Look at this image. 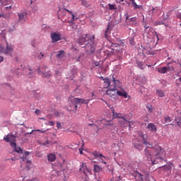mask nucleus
<instances>
[{
  "label": "nucleus",
  "instance_id": "obj_54",
  "mask_svg": "<svg viewBox=\"0 0 181 181\" xmlns=\"http://www.w3.org/2000/svg\"><path fill=\"white\" fill-rule=\"evenodd\" d=\"M100 64V62H95V67L98 66Z\"/></svg>",
  "mask_w": 181,
  "mask_h": 181
},
{
  "label": "nucleus",
  "instance_id": "obj_61",
  "mask_svg": "<svg viewBox=\"0 0 181 181\" xmlns=\"http://www.w3.org/2000/svg\"><path fill=\"white\" fill-rule=\"evenodd\" d=\"M16 76H19V72H16Z\"/></svg>",
  "mask_w": 181,
  "mask_h": 181
},
{
  "label": "nucleus",
  "instance_id": "obj_47",
  "mask_svg": "<svg viewBox=\"0 0 181 181\" xmlns=\"http://www.w3.org/2000/svg\"><path fill=\"white\" fill-rule=\"evenodd\" d=\"M108 107H110V108L111 109V111L112 112V114H114V112H115V110H114V107L111 105H108Z\"/></svg>",
  "mask_w": 181,
  "mask_h": 181
},
{
  "label": "nucleus",
  "instance_id": "obj_10",
  "mask_svg": "<svg viewBox=\"0 0 181 181\" xmlns=\"http://www.w3.org/2000/svg\"><path fill=\"white\" fill-rule=\"evenodd\" d=\"M23 72L24 74L28 77H35V72H33L30 68H24Z\"/></svg>",
  "mask_w": 181,
  "mask_h": 181
},
{
  "label": "nucleus",
  "instance_id": "obj_40",
  "mask_svg": "<svg viewBox=\"0 0 181 181\" xmlns=\"http://www.w3.org/2000/svg\"><path fill=\"white\" fill-rule=\"evenodd\" d=\"M133 6H134L135 9H139V6H138V4H136V3L135 2V0H132Z\"/></svg>",
  "mask_w": 181,
  "mask_h": 181
},
{
  "label": "nucleus",
  "instance_id": "obj_4",
  "mask_svg": "<svg viewBox=\"0 0 181 181\" xmlns=\"http://www.w3.org/2000/svg\"><path fill=\"white\" fill-rule=\"evenodd\" d=\"M4 141L10 143L11 148H15L16 146V136L11 134L7 135L4 137Z\"/></svg>",
  "mask_w": 181,
  "mask_h": 181
},
{
  "label": "nucleus",
  "instance_id": "obj_17",
  "mask_svg": "<svg viewBox=\"0 0 181 181\" xmlns=\"http://www.w3.org/2000/svg\"><path fill=\"white\" fill-rule=\"evenodd\" d=\"M47 159L49 162H54L56 160V155L49 153L47 155Z\"/></svg>",
  "mask_w": 181,
  "mask_h": 181
},
{
  "label": "nucleus",
  "instance_id": "obj_6",
  "mask_svg": "<svg viewBox=\"0 0 181 181\" xmlns=\"http://www.w3.org/2000/svg\"><path fill=\"white\" fill-rule=\"evenodd\" d=\"M98 156L100 158V161L102 162V163L107 165V162L104 161V159L106 158L105 156H104L103 153L98 151H94L93 153H92L89 158L90 160H93V159H95L96 158H98Z\"/></svg>",
  "mask_w": 181,
  "mask_h": 181
},
{
  "label": "nucleus",
  "instance_id": "obj_22",
  "mask_svg": "<svg viewBox=\"0 0 181 181\" xmlns=\"http://www.w3.org/2000/svg\"><path fill=\"white\" fill-rule=\"evenodd\" d=\"M117 95L120 97H124V98H128V93L125 91H118L117 90Z\"/></svg>",
  "mask_w": 181,
  "mask_h": 181
},
{
  "label": "nucleus",
  "instance_id": "obj_7",
  "mask_svg": "<svg viewBox=\"0 0 181 181\" xmlns=\"http://www.w3.org/2000/svg\"><path fill=\"white\" fill-rule=\"evenodd\" d=\"M119 86H121V82H119V80H115V78L112 76L109 83V88H117V87H119Z\"/></svg>",
  "mask_w": 181,
  "mask_h": 181
},
{
  "label": "nucleus",
  "instance_id": "obj_32",
  "mask_svg": "<svg viewBox=\"0 0 181 181\" xmlns=\"http://www.w3.org/2000/svg\"><path fill=\"white\" fill-rule=\"evenodd\" d=\"M134 148H136V149H139V151H142L144 146H142L141 144H135Z\"/></svg>",
  "mask_w": 181,
  "mask_h": 181
},
{
  "label": "nucleus",
  "instance_id": "obj_48",
  "mask_svg": "<svg viewBox=\"0 0 181 181\" xmlns=\"http://www.w3.org/2000/svg\"><path fill=\"white\" fill-rule=\"evenodd\" d=\"M124 16H125L126 21H128V19H129V15L127 13L124 14Z\"/></svg>",
  "mask_w": 181,
  "mask_h": 181
},
{
  "label": "nucleus",
  "instance_id": "obj_30",
  "mask_svg": "<svg viewBox=\"0 0 181 181\" xmlns=\"http://www.w3.org/2000/svg\"><path fill=\"white\" fill-rule=\"evenodd\" d=\"M156 93H157L158 97H160V98L165 97V92H163V90H157Z\"/></svg>",
  "mask_w": 181,
  "mask_h": 181
},
{
  "label": "nucleus",
  "instance_id": "obj_27",
  "mask_svg": "<svg viewBox=\"0 0 181 181\" xmlns=\"http://www.w3.org/2000/svg\"><path fill=\"white\" fill-rule=\"evenodd\" d=\"M145 32L147 33H149L151 32V33H153V29L151 27L147 26L146 25H144Z\"/></svg>",
  "mask_w": 181,
  "mask_h": 181
},
{
  "label": "nucleus",
  "instance_id": "obj_41",
  "mask_svg": "<svg viewBox=\"0 0 181 181\" xmlns=\"http://www.w3.org/2000/svg\"><path fill=\"white\" fill-rule=\"evenodd\" d=\"M165 122H172V118H170V117L167 116L165 117Z\"/></svg>",
  "mask_w": 181,
  "mask_h": 181
},
{
  "label": "nucleus",
  "instance_id": "obj_12",
  "mask_svg": "<svg viewBox=\"0 0 181 181\" xmlns=\"http://www.w3.org/2000/svg\"><path fill=\"white\" fill-rule=\"evenodd\" d=\"M147 129H148V131H151V132H156V131H158V127H156V125H155V124L153 123H149L147 126H146Z\"/></svg>",
  "mask_w": 181,
  "mask_h": 181
},
{
  "label": "nucleus",
  "instance_id": "obj_37",
  "mask_svg": "<svg viewBox=\"0 0 181 181\" xmlns=\"http://www.w3.org/2000/svg\"><path fill=\"white\" fill-rule=\"evenodd\" d=\"M0 18H4V19H9V14L0 13Z\"/></svg>",
  "mask_w": 181,
  "mask_h": 181
},
{
  "label": "nucleus",
  "instance_id": "obj_59",
  "mask_svg": "<svg viewBox=\"0 0 181 181\" xmlns=\"http://www.w3.org/2000/svg\"><path fill=\"white\" fill-rule=\"evenodd\" d=\"M37 71H38L39 74H40V73H42V71H40V68L37 69Z\"/></svg>",
  "mask_w": 181,
  "mask_h": 181
},
{
  "label": "nucleus",
  "instance_id": "obj_63",
  "mask_svg": "<svg viewBox=\"0 0 181 181\" xmlns=\"http://www.w3.org/2000/svg\"><path fill=\"white\" fill-rule=\"evenodd\" d=\"M148 108L149 111H151V112H152V110H151V108L150 107H148Z\"/></svg>",
  "mask_w": 181,
  "mask_h": 181
},
{
  "label": "nucleus",
  "instance_id": "obj_15",
  "mask_svg": "<svg viewBox=\"0 0 181 181\" xmlns=\"http://www.w3.org/2000/svg\"><path fill=\"white\" fill-rule=\"evenodd\" d=\"M68 13H69V15H71L72 16L71 21H68V23H69V25H73L74 21H76L77 18L76 17V16H74V13H73V11H68Z\"/></svg>",
  "mask_w": 181,
  "mask_h": 181
},
{
  "label": "nucleus",
  "instance_id": "obj_29",
  "mask_svg": "<svg viewBox=\"0 0 181 181\" xmlns=\"http://www.w3.org/2000/svg\"><path fill=\"white\" fill-rule=\"evenodd\" d=\"M14 148V151L17 152V153H23L22 149L21 147H17L16 146H16L13 147Z\"/></svg>",
  "mask_w": 181,
  "mask_h": 181
},
{
  "label": "nucleus",
  "instance_id": "obj_35",
  "mask_svg": "<svg viewBox=\"0 0 181 181\" xmlns=\"http://www.w3.org/2000/svg\"><path fill=\"white\" fill-rule=\"evenodd\" d=\"M167 69H168V71H175V68L173 67V66L170 65V64H168Z\"/></svg>",
  "mask_w": 181,
  "mask_h": 181
},
{
  "label": "nucleus",
  "instance_id": "obj_24",
  "mask_svg": "<svg viewBox=\"0 0 181 181\" xmlns=\"http://www.w3.org/2000/svg\"><path fill=\"white\" fill-rule=\"evenodd\" d=\"M18 21H23L25 19V16H26V12H21L18 13Z\"/></svg>",
  "mask_w": 181,
  "mask_h": 181
},
{
  "label": "nucleus",
  "instance_id": "obj_14",
  "mask_svg": "<svg viewBox=\"0 0 181 181\" xmlns=\"http://www.w3.org/2000/svg\"><path fill=\"white\" fill-rule=\"evenodd\" d=\"M111 26H112V24L109 23L107 24V29L105 32V37L106 39L108 37V35H110V33H111V30H112V28H111Z\"/></svg>",
  "mask_w": 181,
  "mask_h": 181
},
{
  "label": "nucleus",
  "instance_id": "obj_26",
  "mask_svg": "<svg viewBox=\"0 0 181 181\" xmlns=\"http://www.w3.org/2000/svg\"><path fill=\"white\" fill-rule=\"evenodd\" d=\"M136 64H137V66H139V69H141V70H144V69L146 67L145 64H144V63L140 61H136Z\"/></svg>",
  "mask_w": 181,
  "mask_h": 181
},
{
  "label": "nucleus",
  "instance_id": "obj_43",
  "mask_svg": "<svg viewBox=\"0 0 181 181\" xmlns=\"http://www.w3.org/2000/svg\"><path fill=\"white\" fill-rule=\"evenodd\" d=\"M27 181H40L38 177H34L30 180H27Z\"/></svg>",
  "mask_w": 181,
  "mask_h": 181
},
{
  "label": "nucleus",
  "instance_id": "obj_5",
  "mask_svg": "<svg viewBox=\"0 0 181 181\" xmlns=\"http://www.w3.org/2000/svg\"><path fill=\"white\" fill-rule=\"evenodd\" d=\"M0 53H4V54H9V56H12V53H13V46L8 45L6 42V47L5 48L0 45Z\"/></svg>",
  "mask_w": 181,
  "mask_h": 181
},
{
  "label": "nucleus",
  "instance_id": "obj_36",
  "mask_svg": "<svg viewBox=\"0 0 181 181\" xmlns=\"http://www.w3.org/2000/svg\"><path fill=\"white\" fill-rule=\"evenodd\" d=\"M44 77H47L49 78L52 76V74L50 73V71H47V72H42Z\"/></svg>",
  "mask_w": 181,
  "mask_h": 181
},
{
  "label": "nucleus",
  "instance_id": "obj_31",
  "mask_svg": "<svg viewBox=\"0 0 181 181\" xmlns=\"http://www.w3.org/2000/svg\"><path fill=\"white\" fill-rule=\"evenodd\" d=\"M57 57H59V59L64 57V51H59L58 54H57Z\"/></svg>",
  "mask_w": 181,
  "mask_h": 181
},
{
  "label": "nucleus",
  "instance_id": "obj_49",
  "mask_svg": "<svg viewBox=\"0 0 181 181\" xmlns=\"http://www.w3.org/2000/svg\"><path fill=\"white\" fill-rule=\"evenodd\" d=\"M49 125H50V127H54V122L53 121L49 122Z\"/></svg>",
  "mask_w": 181,
  "mask_h": 181
},
{
  "label": "nucleus",
  "instance_id": "obj_52",
  "mask_svg": "<svg viewBox=\"0 0 181 181\" xmlns=\"http://www.w3.org/2000/svg\"><path fill=\"white\" fill-rule=\"evenodd\" d=\"M29 155H30V153L29 151H25V157L26 158V156H29Z\"/></svg>",
  "mask_w": 181,
  "mask_h": 181
},
{
  "label": "nucleus",
  "instance_id": "obj_50",
  "mask_svg": "<svg viewBox=\"0 0 181 181\" xmlns=\"http://www.w3.org/2000/svg\"><path fill=\"white\" fill-rule=\"evenodd\" d=\"M35 112V114H36L37 115H40V110L39 109H37Z\"/></svg>",
  "mask_w": 181,
  "mask_h": 181
},
{
  "label": "nucleus",
  "instance_id": "obj_3",
  "mask_svg": "<svg viewBox=\"0 0 181 181\" xmlns=\"http://www.w3.org/2000/svg\"><path fill=\"white\" fill-rule=\"evenodd\" d=\"M156 154L155 155H151V153L149 151L146 152V155L148 158V159H151V165H156L157 163H159V161L162 160V158L159 156V153L162 152V148H160V146H156Z\"/></svg>",
  "mask_w": 181,
  "mask_h": 181
},
{
  "label": "nucleus",
  "instance_id": "obj_20",
  "mask_svg": "<svg viewBox=\"0 0 181 181\" xmlns=\"http://www.w3.org/2000/svg\"><path fill=\"white\" fill-rule=\"evenodd\" d=\"M81 172H83L84 175H87V172L90 173V170L88 168H87V166L86 165L83 164V167L79 169Z\"/></svg>",
  "mask_w": 181,
  "mask_h": 181
},
{
  "label": "nucleus",
  "instance_id": "obj_25",
  "mask_svg": "<svg viewBox=\"0 0 181 181\" xmlns=\"http://www.w3.org/2000/svg\"><path fill=\"white\" fill-rule=\"evenodd\" d=\"M135 180L136 181H144V178L142 177V175L139 173H136L135 176Z\"/></svg>",
  "mask_w": 181,
  "mask_h": 181
},
{
  "label": "nucleus",
  "instance_id": "obj_45",
  "mask_svg": "<svg viewBox=\"0 0 181 181\" xmlns=\"http://www.w3.org/2000/svg\"><path fill=\"white\" fill-rule=\"evenodd\" d=\"M109 8L111 11L115 9V6L114 4H109Z\"/></svg>",
  "mask_w": 181,
  "mask_h": 181
},
{
  "label": "nucleus",
  "instance_id": "obj_9",
  "mask_svg": "<svg viewBox=\"0 0 181 181\" xmlns=\"http://www.w3.org/2000/svg\"><path fill=\"white\" fill-rule=\"evenodd\" d=\"M107 95H109V97H114V95H117L118 94V90L117 88H109L106 91Z\"/></svg>",
  "mask_w": 181,
  "mask_h": 181
},
{
  "label": "nucleus",
  "instance_id": "obj_1",
  "mask_svg": "<svg viewBox=\"0 0 181 181\" xmlns=\"http://www.w3.org/2000/svg\"><path fill=\"white\" fill-rule=\"evenodd\" d=\"M95 37L93 35L89 37L87 34H82L80 35L78 39L79 45H86L85 47L87 49L88 52L94 53L95 52V43H94V39Z\"/></svg>",
  "mask_w": 181,
  "mask_h": 181
},
{
  "label": "nucleus",
  "instance_id": "obj_34",
  "mask_svg": "<svg viewBox=\"0 0 181 181\" xmlns=\"http://www.w3.org/2000/svg\"><path fill=\"white\" fill-rule=\"evenodd\" d=\"M130 24L131 25H136V18L133 17L130 18Z\"/></svg>",
  "mask_w": 181,
  "mask_h": 181
},
{
  "label": "nucleus",
  "instance_id": "obj_60",
  "mask_svg": "<svg viewBox=\"0 0 181 181\" xmlns=\"http://www.w3.org/2000/svg\"><path fill=\"white\" fill-rule=\"evenodd\" d=\"M22 160H23V162H25L26 160V158H22Z\"/></svg>",
  "mask_w": 181,
  "mask_h": 181
},
{
  "label": "nucleus",
  "instance_id": "obj_62",
  "mask_svg": "<svg viewBox=\"0 0 181 181\" xmlns=\"http://www.w3.org/2000/svg\"><path fill=\"white\" fill-rule=\"evenodd\" d=\"M92 97H94V93L92 92Z\"/></svg>",
  "mask_w": 181,
  "mask_h": 181
},
{
  "label": "nucleus",
  "instance_id": "obj_51",
  "mask_svg": "<svg viewBox=\"0 0 181 181\" xmlns=\"http://www.w3.org/2000/svg\"><path fill=\"white\" fill-rule=\"evenodd\" d=\"M177 18L178 19H180V21H181V13H177Z\"/></svg>",
  "mask_w": 181,
  "mask_h": 181
},
{
  "label": "nucleus",
  "instance_id": "obj_8",
  "mask_svg": "<svg viewBox=\"0 0 181 181\" xmlns=\"http://www.w3.org/2000/svg\"><path fill=\"white\" fill-rule=\"evenodd\" d=\"M51 39L52 43H56V42L62 40V34H60L59 33H51Z\"/></svg>",
  "mask_w": 181,
  "mask_h": 181
},
{
  "label": "nucleus",
  "instance_id": "obj_57",
  "mask_svg": "<svg viewBox=\"0 0 181 181\" xmlns=\"http://www.w3.org/2000/svg\"><path fill=\"white\" fill-rule=\"evenodd\" d=\"M88 127H94V125H95V124L91 123V124H88Z\"/></svg>",
  "mask_w": 181,
  "mask_h": 181
},
{
  "label": "nucleus",
  "instance_id": "obj_18",
  "mask_svg": "<svg viewBox=\"0 0 181 181\" xmlns=\"http://www.w3.org/2000/svg\"><path fill=\"white\" fill-rule=\"evenodd\" d=\"M111 122V120H107L106 119H102L100 120V124H103V125H113L114 124Z\"/></svg>",
  "mask_w": 181,
  "mask_h": 181
},
{
  "label": "nucleus",
  "instance_id": "obj_39",
  "mask_svg": "<svg viewBox=\"0 0 181 181\" xmlns=\"http://www.w3.org/2000/svg\"><path fill=\"white\" fill-rule=\"evenodd\" d=\"M81 5L83 6H86V8H88V6H90V5L87 3V1L84 0H83V1L81 2Z\"/></svg>",
  "mask_w": 181,
  "mask_h": 181
},
{
  "label": "nucleus",
  "instance_id": "obj_23",
  "mask_svg": "<svg viewBox=\"0 0 181 181\" xmlns=\"http://www.w3.org/2000/svg\"><path fill=\"white\" fill-rule=\"evenodd\" d=\"M110 81H111V79H110L108 78H105L103 79L104 86H105V88H109Z\"/></svg>",
  "mask_w": 181,
  "mask_h": 181
},
{
  "label": "nucleus",
  "instance_id": "obj_44",
  "mask_svg": "<svg viewBox=\"0 0 181 181\" xmlns=\"http://www.w3.org/2000/svg\"><path fill=\"white\" fill-rule=\"evenodd\" d=\"M57 127L58 128V129H62V123H60L59 122H57Z\"/></svg>",
  "mask_w": 181,
  "mask_h": 181
},
{
  "label": "nucleus",
  "instance_id": "obj_16",
  "mask_svg": "<svg viewBox=\"0 0 181 181\" xmlns=\"http://www.w3.org/2000/svg\"><path fill=\"white\" fill-rule=\"evenodd\" d=\"M142 139H143V144L144 145H146V148H152V144L146 141V139H145L144 135L142 136Z\"/></svg>",
  "mask_w": 181,
  "mask_h": 181
},
{
  "label": "nucleus",
  "instance_id": "obj_13",
  "mask_svg": "<svg viewBox=\"0 0 181 181\" xmlns=\"http://www.w3.org/2000/svg\"><path fill=\"white\" fill-rule=\"evenodd\" d=\"M69 9H66V8H62L60 9L59 11V15H58V18L59 19H61V18H64L66 16V13H67V12H69Z\"/></svg>",
  "mask_w": 181,
  "mask_h": 181
},
{
  "label": "nucleus",
  "instance_id": "obj_38",
  "mask_svg": "<svg viewBox=\"0 0 181 181\" xmlns=\"http://www.w3.org/2000/svg\"><path fill=\"white\" fill-rule=\"evenodd\" d=\"M100 170H101V167H100L99 165H94V171L100 172Z\"/></svg>",
  "mask_w": 181,
  "mask_h": 181
},
{
  "label": "nucleus",
  "instance_id": "obj_53",
  "mask_svg": "<svg viewBox=\"0 0 181 181\" xmlns=\"http://www.w3.org/2000/svg\"><path fill=\"white\" fill-rule=\"evenodd\" d=\"M41 56H38V59H42V57H44L45 55L42 53H40Z\"/></svg>",
  "mask_w": 181,
  "mask_h": 181
},
{
  "label": "nucleus",
  "instance_id": "obj_28",
  "mask_svg": "<svg viewBox=\"0 0 181 181\" xmlns=\"http://www.w3.org/2000/svg\"><path fill=\"white\" fill-rule=\"evenodd\" d=\"M167 71H168L167 66H164V67L158 69V73H161L162 74H165V73H167Z\"/></svg>",
  "mask_w": 181,
  "mask_h": 181
},
{
  "label": "nucleus",
  "instance_id": "obj_33",
  "mask_svg": "<svg viewBox=\"0 0 181 181\" xmlns=\"http://www.w3.org/2000/svg\"><path fill=\"white\" fill-rule=\"evenodd\" d=\"M116 45H117L118 46H122V47H124V46H125V42H124V40H117V42L116 43Z\"/></svg>",
  "mask_w": 181,
  "mask_h": 181
},
{
  "label": "nucleus",
  "instance_id": "obj_2",
  "mask_svg": "<svg viewBox=\"0 0 181 181\" xmlns=\"http://www.w3.org/2000/svg\"><path fill=\"white\" fill-rule=\"evenodd\" d=\"M69 103L72 105L70 107H67L68 111H74L76 112L77 111V104H88L90 99L84 100L83 98H74V96H70L69 98Z\"/></svg>",
  "mask_w": 181,
  "mask_h": 181
},
{
  "label": "nucleus",
  "instance_id": "obj_64",
  "mask_svg": "<svg viewBox=\"0 0 181 181\" xmlns=\"http://www.w3.org/2000/svg\"><path fill=\"white\" fill-rule=\"evenodd\" d=\"M119 2H124V0H120Z\"/></svg>",
  "mask_w": 181,
  "mask_h": 181
},
{
  "label": "nucleus",
  "instance_id": "obj_58",
  "mask_svg": "<svg viewBox=\"0 0 181 181\" xmlns=\"http://www.w3.org/2000/svg\"><path fill=\"white\" fill-rule=\"evenodd\" d=\"M4 62V58H3V57H0V62Z\"/></svg>",
  "mask_w": 181,
  "mask_h": 181
},
{
  "label": "nucleus",
  "instance_id": "obj_42",
  "mask_svg": "<svg viewBox=\"0 0 181 181\" xmlns=\"http://www.w3.org/2000/svg\"><path fill=\"white\" fill-rule=\"evenodd\" d=\"M155 11H156V8L152 7V9L148 11V14L152 15L153 13H154Z\"/></svg>",
  "mask_w": 181,
  "mask_h": 181
},
{
  "label": "nucleus",
  "instance_id": "obj_55",
  "mask_svg": "<svg viewBox=\"0 0 181 181\" xmlns=\"http://www.w3.org/2000/svg\"><path fill=\"white\" fill-rule=\"evenodd\" d=\"M6 9H12V6H9L6 7Z\"/></svg>",
  "mask_w": 181,
  "mask_h": 181
},
{
  "label": "nucleus",
  "instance_id": "obj_11",
  "mask_svg": "<svg viewBox=\"0 0 181 181\" xmlns=\"http://www.w3.org/2000/svg\"><path fill=\"white\" fill-rule=\"evenodd\" d=\"M117 118H119L120 120H119V122L121 124H124V122H122V121H129V118H128V115H125V116H122V114L121 113H117Z\"/></svg>",
  "mask_w": 181,
  "mask_h": 181
},
{
  "label": "nucleus",
  "instance_id": "obj_46",
  "mask_svg": "<svg viewBox=\"0 0 181 181\" xmlns=\"http://www.w3.org/2000/svg\"><path fill=\"white\" fill-rule=\"evenodd\" d=\"M112 115H113V118H118V113H117V112H113V113H112Z\"/></svg>",
  "mask_w": 181,
  "mask_h": 181
},
{
  "label": "nucleus",
  "instance_id": "obj_21",
  "mask_svg": "<svg viewBox=\"0 0 181 181\" xmlns=\"http://www.w3.org/2000/svg\"><path fill=\"white\" fill-rule=\"evenodd\" d=\"M34 131H35L36 132H40V134H45L46 132V130H41V129L32 130L29 133H25V136H26L27 135H30V134H33Z\"/></svg>",
  "mask_w": 181,
  "mask_h": 181
},
{
  "label": "nucleus",
  "instance_id": "obj_56",
  "mask_svg": "<svg viewBox=\"0 0 181 181\" xmlns=\"http://www.w3.org/2000/svg\"><path fill=\"white\" fill-rule=\"evenodd\" d=\"M79 153H81V155H83V150L81 148H79Z\"/></svg>",
  "mask_w": 181,
  "mask_h": 181
},
{
  "label": "nucleus",
  "instance_id": "obj_19",
  "mask_svg": "<svg viewBox=\"0 0 181 181\" xmlns=\"http://www.w3.org/2000/svg\"><path fill=\"white\" fill-rule=\"evenodd\" d=\"M129 120H130V119L129 118V121H127V122L124 121V122H123V124L121 123V127H127L128 125V122H129V127L131 128L132 124H134V122L129 121Z\"/></svg>",
  "mask_w": 181,
  "mask_h": 181
}]
</instances>
